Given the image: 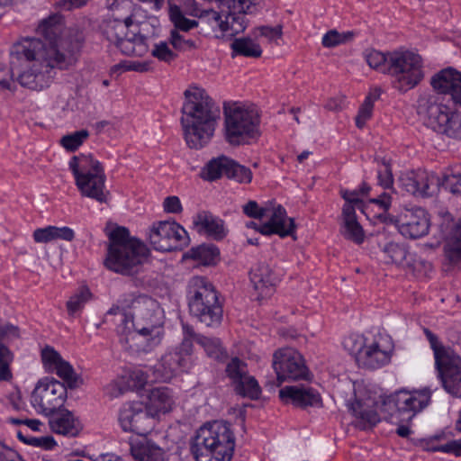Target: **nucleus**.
<instances>
[{
	"label": "nucleus",
	"instance_id": "obj_1",
	"mask_svg": "<svg viewBox=\"0 0 461 461\" xmlns=\"http://www.w3.org/2000/svg\"><path fill=\"white\" fill-rule=\"evenodd\" d=\"M78 42L63 45L68 50L63 53L54 47L46 48L40 39H24L11 48L9 64L19 69L17 81L23 87L41 91L51 85L56 69H68L75 63Z\"/></svg>",
	"mask_w": 461,
	"mask_h": 461
},
{
	"label": "nucleus",
	"instance_id": "obj_2",
	"mask_svg": "<svg viewBox=\"0 0 461 461\" xmlns=\"http://www.w3.org/2000/svg\"><path fill=\"white\" fill-rule=\"evenodd\" d=\"M185 97L181 116L185 140L189 148L199 149L207 145L214 134L220 107L199 87L185 90Z\"/></svg>",
	"mask_w": 461,
	"mask_h": 461
},
{
	"label": "nucleus",
	"instance_id": "obj_3",
	"mask_svg": "<svg viewBox=\"0 0 461 461\" xmlns=\"http://www.w3.org/2000/svg\"><path fill=\"white\" fill-rule=\"evenodd\" d=\"M108 238L104 266L109 270L124 276L138 274L149 255L146 245L131 237L125 227H116L108 233Z\"/></svg>",
	"mask_w": 461,
	"mask_h": 461
},
{
	"label": "nucleus",
	"instance_id": "obj_4",
	"mask_svg": "<svg viewBox=\"0 0 461 461\" xmlns=\"http://www.w3.org/2000/svg\"><path fill=\"white\" fill-rule=\"evenodd\" d=\"M234 447V436L230 427L217 420L202 426L190 444L196 461H230Z\"/></svg>",
	"mask_w": 461,
	"mask_h": 461
},
{
	"label": "nucleus",
	"instance_id": "obj_5",
	"mask_svg": "<svg viewBox=\"0 0 461 461\" xmlns=\"http://www.w3.org/2000/svg\"><path fill=\"white\" fill-rule=\"evenodd\" d=\"M399 182L403 190L414 196H431L440 187L452 194H461V166L447 168L442 177L422 169L406 172L399 177Z\"/></svg>",
	"mask_w": 461,
	"mask_h": 461
},
{
	"label": "nucleus",
	"instance_id": "obj_6",
	"mask_svg": "<svg viewBox=\"0 0 461 461\" xmlns=\"http://www.w3.org/2000/svg\"><path fill=\"white\" fill-rule=\"evenodd\" d=\"M189 312L207 327H218L223 310L213 285L203 276L193 277L187 291Z\"/></svg>",
	"mask_w": 461,
	"mask_h": 461
},
{
	"label": "nucleus",
	"instance_id": "obj_7",
	"mask_svg": "<svg viewBox=\"0 0 461 461\" xmlns=\"http://www.w3.org/2000/svg\"><path fill=\"white\" fill-rule=\"evenodd\" d=\"M77 187L83 196L106 203L110 194L105 188L106 176L102 164L93 155L79 154L68 163Z\"/></svg>",
	"mask_w": 461,
	"mask_h": 461
},
{
	"label": "nucleus",
	"instance_id": "obj_8",
	"mask_svg": "<svg viewBox=\"0 0 461 461\" xmlns=\"http://www.w3.org/2000/svg\"><path fill=\"white\" fill-rule=\"evenodd\" d=\"M223 137L231 146L247 144L259 136L260 118L256 111L240 103L223 105Z\"/></svg>",
	"mask_w": 461,
	"mask_h": 461
},
{
	"label": "nucleus",
	"instance_id": "obj_9",
	"mask_svg": "<svg viewBox=\"0 0 461 461\" xmlns=\"http://www.w3.org/2000/svg\"><path fill=\"white\" fill-rule=\"evenodd\" d=\"M118 305L122 312L131 310L129 321L132 328L163 335V312L158 303L146 294H124Z\"/></svg>",
	"mask_w": 461,
	"mask_h": 461
},
{
	"label": "nucleus",
	"instance_id": "obj_10",
	"mask_svg": "<svg viewBox=\"0 0 461 461\" xmlns=\"http://www.w3.org/2000/svg\"><path fill=\"white\" fill-rule=\"evenodd\" d=\"M387 75L392 77L393 86L405 93L420 84L424 75L420 55L409 50L389 52Z\"/></svg>",
	"mask_w": 461,
	"mask_h": 461
},
{
	"label": "nucleus",
	"instance_id": "obj_11",
	"mask_svg": "<svg viewBox=\"0 0 461 461\" xmlns=\"http://www.w3.org/2000/svg\"><path fill=\"white\" fill-rule=\"evenodd\" d=\"M204 4L196 3L187 11V14L204 20L212 26H217L221 32L230 34L242 32L247 27V21L241 16H231L229 0H203Z\"/></svg>",
	"mask_w": 461,
	"mask_h": 461
},
{
	"label": "nucleus",
	"instance_id": "obj_12",
	"mask_svg": "<svg viewBox=\"0 0 461 461\" xmlns=\"http://www.w3.org/2000/svg\"><path fill=\"white\" fill-rule=\"evenodd\" d=\"M117 315L120 323L117 325V333L120 335L121 343L133 351H149L158 346L162 339V334L149 330H140L131 327L129 316L122 312L118 305H113L105 313V321L108 316Z\"/></svg>",
	"mask_w": 461,
	"mask_h": 461
},
{
	"label": "nucleus",
	"instance_id": "obj_13",
	"mask_svg": "<svg viewBox=\"0 0 461 461\" xmlns=\"http://www.w3.org/2000/svg\"><path fill=\"white\" fill-rule=\"evenodd\" d=\"M67 386L54 378L38 381L31 395L32 406L40 414L50 416L60 411L67 399Z\"/></svg>",
	"mask_w": 461,
	"mask_h": 461
},
{
	"label": "nucleus",
	"instance_id": "obj_14",
	"mask_svg": "<svg viewBox=\"0 0 461 461\" xmlns=\"http://www.w3.org/2000/svg\"><path fill=\"white\" fill-rule=\"evenodd\" d=\"M36 33L47 41V43L42 42L46 48L54 47L63 53H68L67 48L63 47V45L68 46L72 41H79L77 53L79 51L83 42L82 34L77 30L66 29L64 18L59 14H53L42 19L38 24Z\"/></svg>",
	"mask_w": 461,
	"mask_h": 461
},
{
	"label": "nucleus",
	"instance_id": "obj_15",
	"mask_svg": "<svg viewBox=\"0 0 461 461\" xmlns=\"http://www.w3.org/2000/svg\"><path fill=\"white\" fill-rule=\"evenodd\" d=\"M149 238L153 249L162 252L182 250L190 243L187 231L174 221L154 222Z\"/></svg>",
	"mask_w": 461,
	"mask_h": 461
},
{
	"label": "nucleus",
	"instance_id": "obj_16",
	"mask_svg": "<svg viewBox=\"0 0 461 461\" xmlns=\"http://www.w3.org/2000/svg\"><path fill=\"white\" fill-rule=\"evenodd\" d=\"M272 366L276 374L278 385L285 381L307 380L310 375L303 356L291 348L276 351Z\"/></svg>",
	"mask_w": 461,
	"mask_h": 461
},
{
	"label": "nucleus",
	"instance_id": "obj_17",
	"mask_svg": "<svg viewBox=\"0 0 461 461\" xmlns=\"http://www.w3.org/2000/svg\"><path fill=\"white\" fill-rule=\"evenodd\" d=\"M393 352L391 338L378 333L368 340L364 351L357 357L358 365L368 369H377L390 363Z\"/></svg>",
	"mask_w": 461,
	"mask_h": 461
},
{
	"label": "nucleus",
	"instance_id": "obj_18",
	"mask_svg": "<svg viewBox=\"0 0 461 461\" xmlns=\"http://www.w3.org/2000/svg\"><path fill=\"white\" fill-rule=\"evenodd\" d=\"M119 422L126 432L146 435L153 428V417L146 406L140 402L123 405L119 413Z\"/></svg>",
	"mask_w": 461,
	"mask_h": 461
},
{
	"label": "nucleus",
	"instance_id": "obj_19",
	"mask_svg": "<svg viewBox=\"0 0 461 461\" xmlns=\"http://www.w3.org/2000/svg\"><path fill=\"white\" fill-rule=\"evenodd\" d=\"M225 372L239 395L251 400L259 398L261 388L255 377L248 374V366L243 360L239 357H232L227 364Z\"/></svg>",
	"mask_w": 461,
	"mask_h": 461
},
{
	"label": "nucleus",
	"instance_id": "obj_20",
	"mask_svg": "<svg viewBox=\"0 0 461 461\" xmlns=\"http://www.w3.org/2000/svg\"><path fill=\"white\" fill-rule=\"evenodd\" d=\"M394 222L402 236L412 240L426 236L430 226L429 215L421 207L404 209Z\"/></svg>",
	"mask_w": 461,
	"mask_h": 461
},
{
	"label": "nucleus",
	"instance_id": "obj_21",
	"mask_svg": "<svg viewBox=\"0 0 461 461\" xmlns=\"http://www.w3.org/2000/svg\"><path fill=\"white\" fill-rule=\"evenodd\" d=\"M417 113L427 127L436 132L443 133L446 123L448 122L447 106L438 103L435 96L424 95L417 101Z\"/></svg>",
	"mask_w": 461,
	"mask_h": 461
},
{
	"label": "nucleus",
	"instance_id": "obj_22",
	"mask_svg": "<svg viewBox=\"0 0 461 461\" xmlns=\"http://www.w3.org/2000/svg\"><path fill=\"white\" fill-rule=\"evenodd\" d=\"M430 397L431 392L427 388L414 391L399 390L392 394L387 404L393 408L398 406V412L408 413V420H411L429 405Z\"/></svg>",
	"mask_w": 461,
	"mask_h": 461
},
{
	"label": "nucleus",
	"instance_id": "obj_23",
	"mask_svg": "<svg viewBox=\"0 0 461 461\" xmlns=\"http://www.w3.org/2000/svg\"><path fill=\"white\" fill-rule=\"evenodd\" d=\"M435 366L443 388L452 396L461 398V357L454 352Z\"/></svg>",
	"mask_w": 461,
	"mask_h": 461
},
{
	"label": "nucleus",
	"instance_id": "obj_24",
	"mask_svg": "<svg viewBox=\"0 0 461 461\" xmlns=\"http://www.w3.org/2000/svg\"><path fill=\"white\" fill-rule=\"evenodd\" d=\"M430 84L437 92L449 95L453 103L461 107V72L444 68L431 77Z\"/></svg>",
	"mask_w": 461,
	"mask_h": 461
},
{
	"label": "nucleus",
	"instance_id": "obj_25",
	"mask_svg": "<svg viewBox=\"0 0 461 461\" xmlns=\"http://www.w3.org/2000/svg\"><path fill=\"white\" fill-rule=\"evenodd\" d=\"M285 211L281 206L275 210L270 216L269 220L258 225L253 221H249L245 223L248 229H254L262 235L270 236L276 234L281 238L291 236L294 230L295 225L292 218H289V224L285 222Z\"/></svg>",
	"mask_w": 461,
	"mask_h": 461
},
{
	"label": "nucleus",
	"instance_id": "obj_26",
	"mask_svg": "<svg viewBox=\"0 0 461 461\" xmlns=\"http://www.w3.org/2000/svg\"><path fill=\"white\" fill-rule=\"evenodd\" d=\"M280 399L285 402H291L296 407H322V399L319 392L306 386H285L279 391Z\"/></svg>",
	"mask_w": 461,
	"mask_h": 461
},
{
	"label": "nucleus",
	"instance_id": "obj_27",
	"mask_svg": "<svg viewBox=\"0 0 461 461\" xmlns=\"http://www.w3.org/2000/svg\"><path fill=\"white\" fill-rule=\"evenodd\" d=\"M50 429L59 435L73 438L82 430V424L72 411L61 410L58 413L50 415L49 420Z\"/></svg>",
	"mask_w": 461,
	"mask_h": 461
},
{
	"label": "nucleus",
	"instance_id": "obj_28",
	"mask_svg": "<svg viewBox=\"0 0 461 461\" xmlns=\"http://www.w3.org/2000/svg\"><path fill=\"white\" fill-rule=\"evenodd\" d=\"M194 224L199 232H203L215 240H223L228 233L224 221L208 212H199L194 219Z\"/></svg>",
	"mask_w": 461,
	"mask_h": 461
},
{
	"label": "nucleus",
	"instance_id": "obj_29",
	"mask_svg": "<svg viewBox=\"0 0 461 461\" xmlns=\"http://www.w3.org/2000/svg\"><path fill=\"white\" fill-rule=\"evenodd\" d=\"M342 229L341 234L347 240L357 244L363 243L365 232L357 221L356 209L350 204H344L342 208Z\"/></svg>",
	"mask_w": 461,
	"mask_h": 461
},
{
	"label": "nucleus",
	"instance_id": "obj_30",
	"mask_svg": "<svg viewBox=\"0 0 461 461\" xmlns=\"http://www.w3.org/2000/svg\"><path fill=\"white\" fill-rule=\"evenodd\" d=\"M190 366L191 361H187L186 357H182L180 352L172 350L162 356L158 370L162 373L161 378L167 381L177 373L187 370Z\"/></svg>",
	"mask_w": 461,
	"mask_h": 461
},
{
	"label": "nucleus",
	"instance_id": "obj_31",
	"mask_svg": "<svg viewBox=\"0 0 461 461\" xmlns=\"http://www.w3.org/2000/svg\"><path fill=\"white\" fill-rule=\"evenodd\" d=\"M174 404L172 390L166 386L153 388L149 394L147 409L154 417L171 411Z\"/></svg>",
	"mask_w": 461,
	"mask_h": 461
},
{
	"label": "nucleus",
	"instance_id": "obj_32",
	"mask_svg": "<svg viewBox=\"0 0 461 461\" xmlns=\"http://www.w3.org/2000/svg\"><path fill=\"white\" fill-rule=\"evenodd\" d=\"M277 278L268 265L260 263L250 271V282L261 295H267L274 289Z\"/></svg>",
	"mask_w": 461,
	"mask_h": 461
},
{
	"label": "nucleus",
	"instance_id": "obj_33",
	"mask_svg": "<svg viewBox=\"0 0 461 461\" xmlns=\"http://www.w3.org/2000/svg\"><path fill=\"white\" fill-rule=\"evenodd\" d=\"M347 406L357 419L356 426L362 430L373 428L381 420L375 410L366 406L360 400L356 399L354 402H348Z\"/></svg>",
	"mask_w": 461,
	"mask_h": 461
},
{
	"label": "nucleus",
	"instance_id": "obj_34",
	"mask_svg": "<svg viewBox=\"0 0 461 461\" xmlns=\"http://www.w3.org/2000/svg\"><path fill=\"white\" fill-rule=\"evenodd\" d=\"M130 453L136 461H164L162 448L151 444L147 438L131 440Z\"/></svg>",
	"mask_w": 461,
	"mask_h": 461
},
{
	"label": "nucleus",
	"instance_id": "obj_35",
	"mask_svg": "<svg viewBox=\"0 0 461 461\" xmlns=\"http://www.w3.org/2000/svg\"><path fill=\"white\" fill-rule=\"evenodd\" d=\"M116 37L115 46L124 55L142 57L149 51L147 38L143 35L134 34L131 38L122 35H116Z\"/></svg>",
	"mask_w": 461,
	"mask_h": 461
},
{
	"label": "nucleus",
	"instance_id": "obj_36",
	"mask_svg": "<svg viewBox=\"0 0 461 461\" xmlns=\"http://www.w3.org/2000/svg\"><path fill=\"white\" fill-rule=\"evenodd\" d=\"M231 167V158L220 156L211 159L203 170V178L209 181L217 180L222 176L228 177V172Z\"/></svg>",
	"mask_w": 461,
	"mask_h": 461
},
{
	"label": "nucleus",
	"instance_id": "obj_37",
	"mask_svg": "<svg viewBox=\"0 0 461 461\" xmlns=\"http://www.w3.org/2000/svg\"><path fill=\"white\" fill-rule=\"evenodd\" d=\"M443 251L445 259L450 265L461 263V224L446 240Z\"/></svg>",
	"mask_w": 461,
	"mask_h": 461
},
{
	"label": "nucleus",
	"instance_id": "obj_38",
	"mask_svg": "<svg viewBox=\"0 0 461 461\" xmlns=\"http://www.w3.org/2000/svg\"><path fill=\"white\" fill-rule=\"evenodd\" d=\"M220 256L219 249L213 244H203L192 248L187 253L186 257L194 260H197L203 265L209 266L214 265Z\"/></svg>",
	"mask_w": 461,
	"mask_h": 461
},
{
	"label": "nucleus",
	"instance_id": "obj_39",
	"mask_svg": "<svg viewBox=\"0 0 461 461\" xmlns=\"http://www.w3.org/2000/svg\"><path fill=\"white\" fill-rule=\"evenodd\" d=\"M230 48L233 57L259 58L262 55V49L259 44L255 43L250 38L235 39L230 44Z\"/></svg>",
	"mask_w": 461,
	"mask_h": 461
},
{
	"label": "nucleus",
	"instance_id": "obj_40",
	"mask_svg": "<svg viewBox=\"0 0 461 461\" xmlns=\"http://www.w3.org/2000/svg\"><path fill=\"white\" fill-rule=\"evenodd\" d=\"M168 16L174 25L172 30L186 33L192 29L198 27V22L186 18L177 5H170Z\"/></svg>",
	"mask_w": 461,
	"mask_h": 461
},
{
	"label": "nucleus",
	"instance_id": "obj_41",
	"mask_svg": "<svg viewBox=\"0 0 461 461\" xmlns=\"http://www.w3.org/2000/svg\"><path fill=\"white\" fill-rule=\"evenodd\" d=\"M185 32H177V30H170L168 41L174 50L177 52H186L196 50L198 48L196 41L186 38Z\"/></svg>",
	"mask_w": 461,
	"mask_h": 461
},
{
	"label": "nucleus",
	"instance_id": "obj_42",
	"mask_svg": "<svg viewBox=\"0 0 461 461\" xmlns=\"http://www.w3.org/2000/svg\"><path fill=\"white\" fill-rule=\"evenodd\" d=\"M91 292L86 286L80 287L67 302V310L70 316L81 312L91 298Z\"/></svg>",
	"mask_w": 461,
	"mask_h": 461
},
{
	"label": "nucleus",
	"instance_id": "obj_43",
	"mask_svg": "<svg viewBox=\"0 0 461 461\" xmlns=\"http://www.w3.org/2000/svg\"><path fill=\"white\" fill-rule=\"evenodd\" d=\"M170 46L168 39L167 41H159L154 43L150 54L161 62L171 64L178 58V54Z\"/></svg>",
	"mask_w": 461,
	"mask_h": 461
},
{
	"label": "nucleus",
	"instance_id": "obj_44",
	"mask_svg": "<svg viewBox=\"0 0 461 461\" xmlns=\"http://www.w3.org/2000/svg\"><path fill=\"white\" fill-rule=\"evenodd\" d=\"M53 373H56L69 388H77L81 384V379L75 373L73 366L64 359L59 362Z\"/></svg>",
	"mask_w": 461,
	"mask_h": 461
},
{
	"label": "nucleus",
	"instance_id": "obj_45",
	"mask_svg": "<svg viewBox=\"0 0 461 461\" xmlns=\"http://www.w3.org/2000/svg\"><path fill=\"white\" fill-rule=\"evenodd\" d=\"M380 96V90L375 89V95L370 94L365 98L364 103L360 106L357 115L356 117V125L357 128L362 129L366 122L371 118L374 102Z\"/></svg>",
	"mask_w": 461,
	"mask_h": 461
},
{
	"label": "nucleus",
	"instance_id": "obj_46",
	"mask_svg": "<svg viewBox=\"0 0 461 461\" xmlns=\"http://www.w3.org/2000/svg\"><path fill=\"white\" fill-rule=\"evenodd\" d=\"M365 59L370 68L381 73L387 74L389 52L383 53L376 50H366L365 53Z\"/></svg>",
	"mask_w": 461,
	"mask_h": 461
},
{
	"label": "nucleus",
	"instance_id": "obj_47",
	"mask_svg": "<svg viewBox=\"0 0 461 461\" xmlns=\"http://www.w3.org/2000/svg\"><path fill=\"white\" fill-rule=\"evenodd\" d=\"M423 332L428 341L429 342L431 349L433 350L435 363L443 359L444 357L446 358L455 352L451 348L443 346L440 343L438 336L428 328H423Z\"/></svg>",
	"mask_w": 461,
	"mask_h": 461
},
{
	"label": "nucleus",
	"instance_id": "obj_48",
	"mask_svg": "<svg viewBox=\"0 0 461 461\" xmlns=\"http://www.w3.org/2000/svg\"><path fill=\"white\" fill-rule=\"evenodd\" d=\"M89 136L86 130L77 131L73 133L63 136L60 139L61 146L68 151H76Z\"/></svg>",
	"mask_w": 461,
	"mask_h": 461
},
{
	"label": "nucleus",
	"instance_id": "obj_49",
	"mask_svg": "<svg viewBox=\"0 0 461 461\" xmlns=\"http://www.w3.org/2000/svg\"><path fill=\"white\" fill-rule=\"evenodd\" d=\"M198 344L203 348L208 357L212 358L220 359L225 354L219 339L205 336L199 337Z\"/></svg>",
	"mask_w": 461,
	"mask_h": 461
},
{
	"label": "nucleus",
	"instance_id": "obj_50",
	"mask_svg": "<svg viewBox=\"0 0 461 461\" xmlns=\"http://www.w3.org/2000/svg\"><path fill=\"white\" fill-rule=\"evenodd\" d=\"M151 69L150 61H138V60H123L112 67V73L136 71V72H148Z\"/></svg>",
	"mask_w": 461,
	"mask_h": 461
},
{
	"label": "nucleus",
	"instance_id": "obj_51",
	"mask_svg": "<svg viewBox=\"0 0 461 461\" xmlns=\"http://www.w3.org/2000/svg\"><path fill=\"white\" fill-rule=\"evenodd\" d=\"M353 36L352 32L340 33L336 30H330L323 35L321 43L326 48H334L351 41Z\"/></svg>",
	"mask_w": 461,
	"mask_h": 461
},
{
	"label": "nucleus",
	"instance_id": "obj_52",
	"mask_svg": "<svg viewBox=\"0 0 461 461\" xmlns=\"http://www.w3.org/2000/svg\"><path fill=\"white\" fill-rule=\"evenodd\" d=\"M231 16H241L245 21V14H253L257 10V0H229Z\"/></svg>",
	"mask_w": 461,
	"mask_h": 461
},
{
	"label": "nucleus",
	"instance_id": "obj_53",
	"mask_svg": "<svg viewBox=\"0 0 461 461\" xmlns=\"http://www.w3.org/2000/svg\"><path fill=\"white\" fill-rule=\"evenodd\" d=\"M383 252L387 256L389 259L388 262L397 265L402 264L406 259L408 254L405 247L396 242L387 243Z\"/></svg>",
	"mask_w": 461,
	"mask_h": 461
},
{
	"label": "nucleus",
	"instance_id": "obj_54",
	"mask_svg": "<svg viewBox=\"0 0 461 461\" xmlns=\"http://www.w3.org/2000/svg\"><path fill=\"white\" fill-rule=\"evenodd\" d=\"M17 438L20 441L37 447H41L46 450L52 449L54 446L56 445V442L51 436H45V437H32V436H25L23 433L19 430L17 432Z\"/></svg>",
	"mask_w": 461,
	"mask_h": 461
},
{
	"label": "nucleus",
	"instance_id": "obj_55",
	"mask_svg": "<svg viewBox=\"0 0 461 461\" xmlns=\"http://www.w3.org/2000/svg\"><path fill=\"white\" fill-rule=\"evenodd\" d=\"M228 178L233 179L239 183L249 184L252 179V172L249 167L240 165L231 159V167L230 166Z\"/></svg>",
	"mask_w": 461,
	"mask_h": 461
},
{
	"label": "nucleus",
	"instance_id": "obj_56",
	"mask_svg": "<svg viewBox=\"0 0 461 461\" xmlns=\"http://www.w3.org/2000/svg\"><path fill=\"white\" fill-rule=\"evenodd\" d=\"M378 185L384 190H391L393 185V176L392 167L389 162L382 159L377 169Z\"/></svg>",
	"mask_w": 461,
	"mask_h": 461
},
{
	"label": "nucleus",
	"instance_id": "obj_57",
	"mask_svg": "<svg viewBox=\"0 0 461 461\" xmlns=\"http://www.w3.org/2000/svg\"><path fill=\"white\" fill-rule=\"evenodd\" d=\"M41 360L45 370L54 372L55 368L63 358L52 347L46 346L41 350Z\"/></svg>",
	"mask_w": 461,
	"mask_h": 461
},
{
	"label": "nucleus",
	"instance_id": "obj_58",
	"mask_svg": "<svg viewBox=\"0 0 461 461\" xmlns=\"http://www.w3.org/2000/svg\"><path fill=\"white\" fill-rule=\"evenodd\" d=\"M446 124L442 134L461 139V113L449 112L448 122Z\"/></svg>",
	"mask_w": 461,
	"mask_h": 461
},
{
	"label": "nucleus",
	"instance_id": "obj_59",
	"mask_svg": "<svg viewBox=\"0 0 461 461\" xmlns=\"http://www.w3.org/2000/svg\"><path fill=\"white\" fill-rule=\"evenodd\" d=\"M368 339L360 335H350L344 341V347L350 354L356 355V357L360 356L364 351Z\"/></svg>",
	"mask_w": 461,
	"mask_h": 461
},
{
	"label": "nucleus",
	"instance_id": "obj_60",
	"mask_svg": "<svg viewBox=\"0 0 461 461\" xmlns=\"http://www.w3.org/2000/svg\"><path fill=\"white\" fill-rule=\"evenodd\" d=\"M130 390L142 389L148 382L147 375L141 370H133L122 375Z\"/></svg>",
	"mask_w": 461,
	"mask_h": 461
},
{
	"label": "nucleus",
	"instance_id": "obj_61",
	"mask_svg": "<svg viewBox=\"0 0 461 461\" xmlns=\"http://www.w3.org/2000/svg\"><path fill=\"white\" fill-rule=\"evenodd\" d=\"M127 380L123 378V376H119L113 381H112L107 386H106V393L111 398H117L123 393H125L127 391H130L128 385H127Z\"/></svg>",
	"mask_w": 461,
	"mask_h": 461
},
{
	"label": "nucleus",
	"instance_id": "obj_62",
	"mask_svg": "<svg viewBox=\"0 0 461 461\" xmlns=\"http://www.w3.org/2000/svg\"><path fill=\"white\" fill-rule=\"evenodd\" d=\"M242 211L244 214L247 215L248 217L258 220H261L262 218L267 216V213L268 212L267 208L260 207L256 201L252 200L249 201L242 206Z\"/></svg>",
	"mask_w": 461,
	"mask_h": 461
},
{
	"label": "nucleus",
	"instance_id": "obj_63",
	"mask_svg": "<svg viewBox=\"0 0 461 461\" xmlns=\"http://www.w3.org/2000/svg\"><path fill=\"white\" fill-rule=\"evenodd\" d=\"M19 336V329L14 325L6 324L0 327V345H5V342L17 339Z\"/></svg>",
	"mask_w": 461,
	"mask_h": 461
},
{
	"label": "nucleus",
	"instance_id": "obj_64",
	"mask_svg": "<svg viewBox=\"0 0 461 461\" xmlns=\"http://www.w3.org/2000/svg\"><path fill=\"white\" fill-rule=\"evenodd\" d=\"M431 450L443 453H452L456 456H461V439L452 440L447 444L434 447Z\"/></svg>",
	"mask_w": 461,
	"mask_h": 461
}]
</instances>
